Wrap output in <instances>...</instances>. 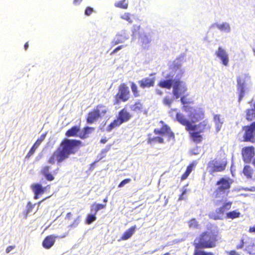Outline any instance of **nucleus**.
<instances>
[{"instance_id":"obj_5","label":"nucleus","mask_w":255,"mask_h":255,"mask_svg":"<svg viewBox=\"0 0 255 255\" xmlns=\"http://www.w3.org/2000/svg\"><path fill=\"white\" fill-rule=\"evenodd\" d=\"M180 101L183 104L182 109L183 111L188 113V120L191 124L199 122L202 120L205 117V113L202 108L192 107L190 105L193 104V101H188L185 96H182Z\"/></svg>"},{"instance_id":"obj_3","label":"nucleus","mask_w":255,"mask_h":255,"mask_svg":"<svg viewBox=\"0 0 255 255\" xmlns=\"http://www.w3.org/2000/svg\"><path fill=\"white\" fill-rule=\"evenodd\" d=\"M217 235L212 232L204 231L194 240L193 255H215L212 252H207L202 249L213 248L216 246Z\"/></svg>"},{"instance_id":"obj_54","label":"nucleus","mask_w":255,"mask_h":255,"mask_svg":"<svg viewBox=\"0 0 255 255\" xmlns=\"http://www.w3.org/2000/svg\"><path fill=\"white\" fill-rule=\"evenodd\" d=\"M82 0H74L73 3L75 5H78V4H79Z\"/></svg>"},{"instance_id":"obj_56","label":"nucleus","mask_w":255,"mask_h":255,"mask_svg":"<svg viewBox=\"0 0 255 255\" xmlns=\"http://www.w3.org/2000/svg\"><path fill=\"white\" fill-rule=\"evenodd\" d=\"M107 139H106V138H102L100 140V142L102 143H105L107 142Z\"/></svg>"},{"instance_id":"obj_7","label":"nucleus","mask_w":255,"mask_h":255,"mask_svg":"<svg viewBox=\"0 0 255 255\" xmlns=\"http://www.w3.org/2000/svg\"><path fill=\"white\" fill-rule=\"evenodd\" d=\"M228 160L225 156L216 158L210 161L207 165L209 173L213 175L215 172H221L224 171L227 166Z\"/></svg>"},{"instance_id":"obj_58","label":"nucleus","mask_w":255,"mask_h":255,"mask_svg":"<svg viewBox=\"0 0 255 255\" xmlns=\"http://www.w3.org/2000/svg\"><path fill=\"white\" fill-rule=\"evenodd\" d=\"M50 196H48V197H47L44 199H43L42 200H41V201H39L38 202H37L36 204H38V205H40L43 201H44L45 199L49 198Z\"/></svg>"},{"instance_id":"obj_24","label":"nucleus","mask_w":255,"mask_h":255,"mask_svg":"<svg viewBox=\"0 0 255 255\" xmlns=\"http://www.w3.org/2000/svg\"><path fill=\"white\" fill-rule=\"evenodd\" d=\"M131 110L135 113H141L144 110V106L140 100L136 101L130 107Z\"/></svg>"},{"instance_id":"obj_30","label":"nucleus","mask_w":255,"mask_h":255,"mask_svg":"<svg viewBox=\"0 0 255 255\" xmlns=\"http://www.w3.org/2000/svg\"><path fill=\"white\" fill-rule=\"evenodd\" d=\"M255 118V109H248L246 113V119L248 121H251Z\"/></svg>"},{"instance_id":"obj_46","label":"nucleus","mask_w":255,"mask_h":255,"mask_svg":"<svg viewBox=\"0 0 255 255\" xmlns=\"http://www.w3.org/2000/svg\"><path fill=\"white\" fill-rule=\"evenodd\" d=\"M80 222L79 217H77L73 222L70 225L71 227H75L77 226Z\"/></svg>"},{"instance_id":"obj_27","label":"nucleus","mask_w":255,"mask_h":255,"mask_svg":"<svg viewBox=\"0 0 255 255\" xmlns=\"http://www.w3.org/2000/svg\"><path fill=\"white\" fill-rule=\"evenodd\" d=\"M95 129L94 127H85L83 128V133L80 134L79 136L82 139H85L89 136V135L93 132Z\"/></svg>"},{"instance_id":"obj_52","label":"nucleus","mask_w":255,"mask_h":255,"mask_svg":"<svg viewBox=\"0 0 255 255\" xmlns=\"http://www.w3.org/2000/svg\"><path fill=\"white\" fill-rule=\"evenodd\" d=\"M15 248V246H9L7 247L6 249V252L7 253H9L11 250H12Z\"/></svg>"},{"instance_id":"obj_12","label":"nucleus","mask_w":255,"mask_h":255,"mask_svg":"<svg viewBox=\"0 0 255 255\" xmlns=\"http://www.w3.org/2000/svg\"><path fill=\"white\" fill-rule=\"evenodd\" d=\"M243 161L247 163L253 161L255 155V147L253 146H246L241 151Z\"/></svg>"},{"instance_id":"obj_43","label":"nucleus","mask_w":255,"mask_h":255,"mask_svg":"<svg viewBox=\"0 0 255 255\" xmlns=\"http://www.w3.org/2000/svg\"><path fill=\"white\" fill-rule=\"evenodd\" d=\"M36 205L34 204V205L32 204L30 202H28L26 205V214H28L29 213L31 212L34 206Z\"/></svg>"},{"instance_id":"obj_40","label":"nucleus","mask_w":255,"mask_h":255,"mask_svg":"<svg viewBox=\"0 0 255 255\" xmlns=\"http://www.w3.org/2000/svg\"><path fill=\"white\" fill-rule=\"evenodd\" d=\"M46 133H43L41 134L39 138L37 139L35 143L34 144L36 146L38 147L41 143L44 140L46 137Z\"/></svg>"},{"instance_id":"obj_38","label":"nucleus","mask_w":255,"mask_h":255,"mask_svg":"<svg viewBox=\"0 0 255 255\" xmlns=\"http://www.w3.org/2000/svg\"><path fill=\"white\" fill-rule=\"evenodd\" d=\"M96 214L92 215V214H88L87 216L86 219V223L88 225L91 224L92 222L95 221L97 218L96 217Z\"/></svg>"},{"instance_id":"obj_2","label":"nucleus","mask_w":255,"mask_h":255,"mask_svg":"<svg viewBox=\"0 0 255 255\" xmlns=\"http://www.w3.org/2000/svg\"><path fill=\"white\" fill-rule=\"evenodd\" d=\"M82 145V142L79 140L64 138L48 159V162L52 164L55 162L60 163L70 155L75 154Z\"/></svg>"},{"instance_id":"obj_45","label":"nucleus","mask_w":255,"mask_h":255,"mask_svg":"<svg viewBox=\"0 0 255 255\" xmlns=\"http://www.w3.org/2000/svg\"><path fill=\"white\" fill-rule=\"evenodd\" d=\"M93 12V8L90 7H87L85 11V14L87 15H90Z\"/></svg>"},{"instance_id":"obj_57","label":"nucleus","mask_w":255,"mask_h":255,"mask_svg":"<svg viewBox=\"0 0 255 255\" xmlns=\"http://www.w3.org/2000/svg\"><path fill=\"white\" fill-rule=\"evenodd\" d=\"M28 46H29V44H28V42H27L25 43L24 45V49L25 50H27L28 48Z\"/></svg>"},{"instance_id":"obj_53","label":"nucleus","mask_w":255,"mask_h":255,"mask_svg":"<svg viewBox=\"0 0 255 255\" xmlns=\"http://www.w3.org/2000/svg\"><path fill=\"white\" fill-rule=\"evenodd\" d=\"M72 218V214L71 212H68L66 215V219L68 220H71Z\"/></svg>"},{"instance_id":"obj_17","label":"nucleus","mask_w":255,"mask_h":255,"mask_svg":"<svg viewBox=\"0 0 255 255\" xmlns=\"http://www.w3.org/2000/svg\"><path fill=\"white\" fill-rule=\"evenodd\" d=\"M51 167L49 165H45L43 166L41 171V174L45 177V178L48 181H52L55 179L54 175L56 174L55 171L53 173L50 171Z\"/></svg>"},{"instance_id":"obj_9","label":"nucleus","mask_w":255,"mask_h":255,"mask_svg":"<svg viewBox=\"0 0 255 255\" xmlns=\"http://www.w3.org/2000/svg\"><path fill=\"white\" fill-rule=\"evenodd\" d=\"M130 96V91L126 84H121L119 87V91L115 96L114 104H118L121 101L127 102L129 99Z\"/></svg>"},{"instance_id":"obj_21","label":"nucleus","mask_w":255,"mask_h":255,"mask_svg":"<svg viewBox=\"0 0 255 255\" xmlns=\"http://www.w3.org/2000/svg\"><path fill=\"white\" fill-rule=\"evenodd\" d=\"M93 110L99 116L100 119L106 116L109 112L108 107L101 104L97 105Z\"/></svg>"},{"instance_id":"obj_59","label":"nucleus","mask_w":255,"mask_h":255,"mask_svg":"<svg viewBox=\"0 0 255 255\" xmlns=\"http://www.w3.org/2000/svg\"><path fill=\"white\" fill-rule=\"evenodd\" d=\"M156 93L157 94L159 95H161L162 94V92L159 90H157L156 89Z\"/></svg>"},{"instance_id":"obj_14","label":"nucleus","mask_w":255,"mask_h":255,"mask_svg":"<svg viewBox=\"0 0 255 255\" xmlns=\"http://www.w3.org/2000/svg\"><path fill=\"white\" fill-rule=\"evenodd\" d=\"M31 189L34 193V199H37L39 198V196L44 194L46 189L50 188V185H47L46 187H44L40 183H33L30 186Z\"/></svg>"},{"instance_id":"obj_33","label":"nucleus","mask_w":255,"mask_h":255,"mask_svg":"<svg viewBox=\"0 0 255 255\" xmlns=\"http://www.w3.org/2000/svg\"><path fill=\"white\" fill-rule=\"evenodd\" d=\"M114 5L116 7L127 9L128 4L126 0H122L115 2Z\"/></svg>"},{"instance_id":"obj_13","label":"nucleus","mask_w":255,"mask_h":255,"mask_svg":"<svg viewBox=\"0 0 255 255\" xmlns=\"http://www.w3.org/2000/svg\"><path fill=\"white\" fill-rule=\"evenodd\" d=\"M182 82L179 80H176L173 84L172 93L176 99L179 98L180 96L184 94L187 91L185 86L181 85Z\"/></svg>"},{"instance_id":"obj_47","label":"nucleus","mask_w":255,"mask_h":255,"mask_svg":"<svg viewBox=\"0 0 255 255\" xmlns=\"http://www.w3.org/2000/svg\"><path fill=\"white\" fill-rule=\"evenodd\" d=\"M245 242H244V238H242L240 241V243L236 246L237 249H241L244 246Z\"/></svg>"},{"instance_id":"obj_26","label":"nucleus","mask_w":255,"mask_h":255,"mask_svg":"<svg viewBox=\"0 0 255 255\" xmlns=\"http://www.w3.org/2000/svg\"><path fill=\"white\" fill-rule=\"evenodd\" d=\"M242 172L247 179L252 178L255 173L254 169L249 165L244 166Z\"/></svg>"},{"instance_id":"obj_4","label":"nucleus","mask_w":255,"mask_h":255,"mask_svg":"<svg viewBox=\"0 0 255 255\" xmlns=\"http://www.w3.org/2000/svg\"><path fill=\"white\" fill-rule=\"evenodd\" d=\"M159 123L161 124V127L154 128L153 130L154 133L158 136L148 137L147 143L150 144L156 143L163 144L165 142L164 137L166 138V140L168 142L174 141L175 134L170 127L162 121H160Z\"/></svg>"},{"instance_id":"obj_39","label":"nucleus","mask_w":255,"mask_h":255,"mask_svg":"<svg viewBox=\"0 0 255 255\" xmlns=\"http://www.w3.org/2000/svg\"><path fill=\"white\" fill-rule=\"evenodd\" d=\"M121 18L127 21L129 23H132V15L129 12H125L124 14H123L121 16Z\"/></svg>"},{"instance_id":"obj_48","label":"nucleus","mask_w":255,"mask_h":255,"mask_svg":"<svg viewBox=\"0 0 255 255\" xmlns=\"http://www.w3.org/2000/svg\"><path fill=\"white\" fill-rule=\"evenodd\" d=\"M111 145H112L111 144L107 145L105 148L103 149L102 150L101 153L103 154H105V153L107 152L108 151H109L111 149Z\"/></svg>"},{"instance_id":"obj_8","label":"nucleus","mask_w":255,"mask_h":255,"mask_svg":"<svg viewBox=\"0 0 255 255\" xmlns=\"http://www.w3.org/2000/svg\"><path fill=\"white\" fill-rule=\"evenodd\" d=\"M131 117V116L126 110L125 109L121 110L116 119L108 126L106 130L108 132L111 131L113 129L119 127L124 123L128 122Z\"/></svg>"},{"instance_id":"obj_62","label":"nucleus","mask_w":255,"mask_h":255,"mask_svg":"<svg viewBox=\"0 0 255 255\" xmlns=\"http://www.w3.org/2000/svg\"><path fill=\"white\" fill-rule=\"evenodd\" d=\"M185 192V191H183V193H182L181 195L180 196H181L182 195H183ZM180 199H181V197H180L179 198Z\"/></svg>"},{"instance_id":"obj_6","label":"nucleus","mask_w":255,"mask_h":255,"mask_svg":"<svg viewBox=\"0 0 255 255\" xmlns=\"http://www.w3.org/2000/svg\"><path fill=\"white\" fill-rule=\"evenodd\" d=\"M233 183V179L230 177L220 178L216 183L217 187L214 192V197L218 198L223 194L228 195Z\"/></svg>"},{"instance_id":"obj_11","label":"nucleus","mask_w":255,"mask_h":255,"mask_svg":"<svg viewBox=\"0 0 255 255\" xmlns=\"http://www.w3.org/2000/svg\"><path fill=\"white\" fill-rule=\"evenodd\" d=\"M243 129L245 132L243 135V141L245 142H254L255 135V122L249 126H244Z\"/></svg>"},{"instance_id":"obj_61","label":"nucleus","mask_w":255,"mask_h":255,"mask_svg":"<svg viewBox=\"0 0 255 255\" xmlns=\"http://www.w3.org/2000/svg\"><path fill=\"white\" fill-rule=\"evenodd\" d=\"M103 201L105 203H107V201H108V198L106 197V198H105L104 200H103Z\"/></svg>"},{"instance_id":"obj_20","label":"nucleus","mask_w":255,"mask_h":255,"mask_svg":"<svg viewBox=\"0 0 255 255\" xmlns=\"http://www.w3.org/2000/svg\"><path fill=\"white\" fill-rule=\"evenodd\" d=\"M173 76L168 74L166 76L167 79L160 81L158 83V86L162 88L170 89L173 86L175 80L172 79Z\"/></svg>"},{"instance_id":"obj_19","label":"nucleus","mask_w":255,"mask_h":255,"mask_svg":"<svg viewBox=\"0 0 255 255\" xmlns=\"http://www.w3.org/2000/svg\"><path fill=\"white\" fill-rule=\"evenodd\" d=\"M155 78L154 77H145L138 81L139 87L142 89L149 88L153 87L155 84Z\"/></svg>"},{"instance_id":"obj_10","label":"nucleus","mask_w":255,"mask_h":255,"mask_svg":"<svg viewBox=\"0 0 255 255\" xmlns=\"http://www.w3.org/2000/svg\"><path fill=\"white\" fill-rule=\"evenodd\" d=\"M232 204V201L224 203L222 206L216 209V213L210 215V218L215 220L222 219L224 214L231 208Z\"/></svg>"},{"instance_id":"obj_15","label":"nucleus","mask_w":255,"mask_h":255,"mask_svg":"<svg viewBox=\"0 0 255 255\" xmlns=\"http://www.w3.org/2000/svg\"><path fill=\"white\" fill-rule=\"evenodd\" d=\"M247 77L239 76L237 77V89L239 92V100H241L244 96L246 86Z\"/></svg>"},{"instance_id":"obj_35","label":"nucleus","mask_w":255,"mask_h":255,"mask_svg":"<svg viewBox=\"0 0 255 255\" xmlns=\"http://www.w3.org/2000/svg\"><path fill=\"white\" fill-rule=\"evenodd\" d=\"M217 27L222 31L229 32L230 31V26L228 23H224L221 24H217Z\"/></svg>"},{"instance_id":"obj_34","label":"nucleus","mask_w":255,"mask_h":255,"mask_svg":"<svg viewBox=\"0 0 255 255\" xmlns=\"http://www.w3.org/2000/svg\"><path fill=\"white\" fill-rule=\"evenodd\" d=\"M106 206V204H94L91 206V211H94L95 212V214H96L98 211L105 208Z\"/></svg>"},{"instance_id":"obj_25","label":"nucleus","mask_w":255,"mask_h":255,"mask_svg":"<svg viewBox=\"0 0 255 255\" xmlns=\"http://www.w3.org/2000/svg\"><path fill=\"white\" fill-rule=\"evenodd\" d=\"M136 229V226L135 225L129 228L124 233L121 237V240L124 241L129 239L135 232Z\"/></svg>"},{"instance_id":"obj_29","label":"nucleus","mask_w":255,"mask_h":255,"mask_svg":"<svg viewBox=\"0 0 255 255\" xmlns=\"http://www.w3.org/2000/svg\"><path fill=\"white\" fill-rule=\"evenodd\" d=\"M214 121L216 125V131H219L222 126L223 121L220 118V115H216L214 116Z\"/></svg>"},{"instance_id":"obj_18","label":"nucleus","mask_w":255,"mask_h":255,"mask_svg":"<svg viewBox=\"0 0 255 255\" xmlns=\"http://www.w3.org/2000/svg\"><path fill=\"white\" fill-rule=\"evenodd\" d=\"M216 56L220 59L222 63L225 66H227L229 64V59L228 54L221 47L218 48L217 51L215 53Z\"/></svg>"},{"instance_id":"obj_49","label":"nucleus","mask_w":255,"mask_h":255,"mask_svg":"<svg viewBox=\"0 0 255 255\" xmlns=\"http://www.w3.org/2000/svg\"><path fill=\"white\" fill-rule=\"evenodd\" d=\"M124 47V45H120L119 46H118L117 47H116L111 53V55H113L114 54H115V53H116L118 51L122 49V48H123Z\"/></svg>"},{"instance_id":"obj_41","label":"nucleus","mask_w":255,"mask_h":255,"mask_svg":"<svg viewBox=\"0 0 255 255\" xmlns=\"http://www.w3.org/2000/svg\"><path fill=\"white\" fill-rule=\"evenodd\" d=\"M37 146H36L35 145L33 144V146L30 148L29 152L27 153L26 158H29L31 155H32L35 152L36 149L37 148Z\"/></svg>"},{"instance_id":"obj_16","label":"nucleus","mask_w":255,"mask_h":255,"mask_svg":"<svg viewBox=\"0 0 255 255\" xmlns=\"http://www.w3.org/2000/svg\"><path fill=\"white\" fill-rule=\"evenodd\" d=\"M141 46L144 49H148L151 45L152 36L150 33H144L139 36Z\"/></svg>"},{"instance_id":"obj_42","label":"nucleus","mask_w":255,"mask_h":255,"mask_svg":"<svg viewBox=\"0 0 255 255\" xmlns=\"http://www.w3.org/2000/svg\"><path fill=\"white\" fill-rule=\"evenodd\" d=\"M173 102V99L171 98H170L169 97H165L163 100V103L165 105H167L169 107H170L171 104Z\"/></svg>"},{"instance_id":"obj_23","label":"nucleus","mask_w":255,"mask_h":255,"mask_svg":"<svg viewBox=\"0 0 255 255\" xmlns=\"http://www.w3.org/2000/svg\"><path fill=\"white\" fill-rule=\"evenodd\" d=\"M100 119L99 116L93 109L90 111L86 118V122L88 124H92Z\"/></svg>"},{"instance_id":"obj_44","label":"nucleus","mask_w":255,"mask_h":255,"mask_svg":"<svg viewBox=\"0 0 255 255\" xmlns=\"http://www.w3.org/2000/svg\"><path fill=\"white\" fill-rule=\"evenodd\" d=\"M130 181L131 179L130 178L125 179L120 182V183L118 185V187L121 188L124 186L126 184L130 182Z\"/></svg>"},{"instance_id":"obj_55","label":"nucleus","mask_w":255,"mask_h":255,"mask_svg":"<svg viewBox=\"0 0 255 255\" xmlns=\"http://www.w3.org/2000/svg\"><path fill=\"white\" fill-rule=\"evenodd\" d=\"M250 233H255V226L251 227L249 230Z\"/></svg>"},{"instance_id":"obj_28","label":"nucleus","mask_w":255,"mask_h":255,"mask_svg":"<svg viewBox=\"0 0 255 255\" xmlns=\"http://www.w3.org/2000/svg\"><path fill=\"white\" fill-rule=\"evenodd\" d=\"M80 130V128L77 126H73L66 131L65 135L67 137L76 136Z\"/></svg>"},{"instance_id":"obj_50","label":"nucleus","mask_w":255,"mask_h":255,"mask_svg":"<svg viewBox=\"0 0 255 255\" xmlns=\"http://www.w3.org/2000/svg\"><path fill=\"white\" fill-rule=\"evenodd\" d=\"M122 41L120 39L114 40L112 42V46H115L120 43H122Z\"/></svg>"},{"instance_id":"obj_32","label":"nucleus","mask_w":255,"mask_h":255,"mask_svg":"<svg viewBox=\"0 0 255 255\" xmlns=\"http://www.w3.org/2000/svg\"><path fill=\"white\" fill-rule=\"evenodd\" d=\"M130 88L134 97H138L140 96L137 86L134 82L130 83Z\"/></svg>"},{"instance_id":"obj_63","label":"nucleus","mask_w":255,"mask_h":255,"mask_svg":"<svg viewBox=\"0 0 255 255\" xmlns=\"http://www.w3.org/2000/svg\"><path fill=\"white\" fill-rule=\"evenodd\" d=\"M163 255H169V253H166L164 254Z\"/></svg>"},{"instance_id":"obj_36","label":"nucleus","mask_w":255,"mask_h":255,"mask_svg":"<svg viewBox=\"0 0 255 255\" xmlns=\"http://www.w3.org/2000/svg\"><path fill=\"white\" fill-rule=\"evenodd\" d=\"M193 165H189L186 168L185 172L182 175L181 177V180L183 181L185 180L189 175L193 169Z\"/></svg>"},{"instance_id":"obj_31","label":"nucleus","mask_w":255,"mask_h":255,"mask_svg":"<svg viewBox=\"0 0 255 255\" xmlns=\"http://www.w3.org/2000/svg\"><path fill=\"white\" fill-rule=\"evenodd\" d=\"M241 213L237 210L230 211L226 213V218L227 219H234L239 218L240 216Z\"/></svg>"},{"instance_id":"obj_51","label":"nucleus","mask_w":255,"mask_h":255,"mask_svg":"<svg viewBox=\"0 0 255 255\" xmlns=\"http://www.w3.org/2000/svg\"><path fill=\"white\" fill-rule=\"evenodd\" d=\"M228 255H240L235 250H232L228 253Z\"/></svg>"},{"instance_id":"obj_1","label":"nucleus","mask_w":255,"mask_h":255,"mask_svg":"<svg viewBox=\"0 0 255 255\" xmlns=\"http://www.w3.org/2000/svg\"><path fill=\"white\" fill-rule=\"evenodd\" d=\"M169 114L171 117L175 114L176 120L181 125L185 127L186 130L189 132L192 140L196 143H199L203 140L201 133L211 128V125L207 120H204L197 125L191 124L182 113L177 112L176 109H171Z\"/></svg>"},{"instance_id":"obj_37","label":"nucleus","mask_w":255,"mask_h":255,"mask_svg":"<svg viewBox=\"0 0 255 255\" xmlns=\"http://www.w3.org/2000/svg\"><path fill=\"white\" fill-rule=\"evenodd\" d=\"M188 225L190 229H198L199 228L198 222L195 218H192L188 222Z\"/></svg>"},{"instance_id":"obj_60","label":"nucleus","mask_w":255,"mask_h":255,"mask_svg":"<svg viewBox=\"0 0 255 255\" xmlns=\"http://www.w3.org/2000/svg\"><path fill=\"white\" fill-rule=\"evenodd\" d=\"M252 164L254 166V167L255 168V157H254V158L253 159V161H252Z\"/></svg>"},{"instance_id":"obj_22","label":"nucleus","mask_w":255,"mask_h":255,"mask_svg":"<svg viewBox=\"0 0 255 255\" xmlns=\"http://www.w3.org/2000/svg\"><path fill=\"white\" fill-rule=\"evenodd\" d=\"M56 236L51 235L46 236L42 242V246L46 249H50L54 244Z\"/></svg>"}]
</instances>
